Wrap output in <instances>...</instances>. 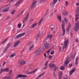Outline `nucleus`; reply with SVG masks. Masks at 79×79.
I'll return each instance as SVG.
<instances>
[{"label": "nucleus", "instance_id": "obj_1", "mask_svg": "<svg viewBox=\"0 0 79 79\" xmlns=\"http://www.w3.org/2000/svg\"><path fill=\"white\" fill-rule=\"evenodd\" d=\"M69 42V39H67L64 42V46L63 47V48L62 49V50H64L65 48H66L67 47V45H68V42Z\"/></svg>", "mask_w": 79, "mask_h": 79}, {"label": "nucleus", "instance_id": "obj_2", "mask_svg": "<svg viewBox=\"0 0 79 79\" xmlns=\"http://www.w3.org/2000/svg\"><path fill=\"white\" fill-rule=\"evenodd\" d=\"M76 26L74 28V31L76 32L78 31L79 28V21L77 22V23H76Z\"/></svg>", "mask_w": 79, "mask_h": 79}, {"label": "nucleus", "instance_id": "obj_3", "mask_svg": "<svg viewBox=\"0 0 79 79\" xmlns=\"http://www.w3.org/2000/svg\"><path fill=\"white\" fill-rule=\"evenodd\" d=\"M36 3H37V1L35 0L33 1L32 5L30 6L31 8V9H33L34 8L35 6Z\"/></svg>", "mask_w": 79, "mask_h": 79}, {"label": "nucleus", "instance_id": "obj_4", "mask_svg": "<svg viewBox=\"0 0 79 79\" xmlns=\"http://www.w3.org/2000/svg\"><path fill=\"white\" fill-rule=\"evenodd\" d=\"M64 24H65V23H64V21H63V23L61 25V27L63 29V35H64L65 34V29H64Z\"/></svg>", "mask_w": 79, "mask_h": 79}, {"label": "nucleus", "instance_id": "obj_5", "mask_svg": "<svg viewBox=\"0 0 79 79\" xmlns=\"http://www.w3.org/2000/svg\"><path fill=\"white\" fill-rule=\"evenodd\" d=\"M25 34V33H24L19 34L17 35L16 37H15V39H18V38L21 37H22V36L24 35Z\"/></svg>", "mask_w": 79, "mask_h": 79}, {"label": "nucleus", "instance_id": "obj_6", "mask_svg": "<svg viewBox=\"0 0 79 79\" xmlns=\"http://www.w3.org/2000/svg\"><path fill=\"white\" fill-rule=\"evenodd\" d=\"M41 53L40 51V48H39L37 49L35 52V53L36 55H39Z\"/></svg>", "mask_w": 79, "mask_h": 79}, {"label": "nucleus", "instance_id": "obj_7", "mask_svg": "<svg viewBox=\"0 0 79 79\" xmlns=\"http://www.w3.org/2000/svg\"><path fill=\"white\" fill-rule=\"evenodd\" d=\"M59 75V79H61V77L63 76V72L62 71H60L58 73Z\"/></svg>", "mask_w": 79, "mask_h": 79}, {"label": "nucleus", "instance_id": "obj_8", "mask_svg": "<svg viewBox=\"0 0 79 79\" xmlns=\"http://www.w3.org/2000/svg\"><path fill=\"white\" fill-rule=\"evenodd\" d=\"M29 14H28L26 15V17L25 18V19H24L23 21V23L24 24V23L25 21H27V19H28V17H29Z\"/></svg>", "mask_w": 79, "mask_h": 79}, {"label": "nucleus", "instance_id": "obj_9", "mask_svg": "<svg viewBox=\"0 0 79 79\" xmlns=\"http://www.w3.org/2000/svg\"><path fill=\"white\" fill-rule=\"evenodd\" d=\"M76 68H74L72 70L70 71L69 72V75H72V74H73V73L74 72H75V71H76Z\"/></svg>", "mask_w": 79, "mask_h": 79}, {"label": "nucleus", "instance_id": "obj_10", "mask_svg": "<svg viewBox=\"0 0 79 79\" xmlns=\"http://www.w3.org/2000/svg\"><path fill=\"white\" fill-rule=\"evenodd\" d=\"M50 45V44L48 43H46L44 45V47L46 49H47V48H49V46Z\"/></svg>", "mask_w": 79, "mask_h": 79}, {"label": "nucleus", "instance_id": "obj_11", "mask_svg": "<svg viewBox=\"0 0 79 79\" xmlns=\"http://www.w3.org/2000/svg\"><path fill=\"white\" fill-rule=\"evenodd\" d=\"M19 43H20V41H18L17 42H16L14 44L13 46L14 47H18V45H19Z\"/></svg>", "mask_w": 79, "mask_h": 79}, {"label": "nucleus", "instance_id": "obj_12", "mask_svg": "<svg viewBox=\"0 0 79 79\" xmlns=\"http://www.w3.org/2000/svg\"><path fill=\"white\" fill-rule=\"evenodd\" d=\"M37 23H35L33 24L31 26V29H33L34 27H35L37 26Z\"/></svg>", "mask_w": 79, "mask_h": 79}, {"label": "nucleus", "instance_id": "obj_13", "mask_svg": "<svg viewBox=\"0 0 79 79\" xmlns=\"http://www.w3.org/2000/svg\"><path fill=\"white\" fill-rule=\"evenodd\" d=\"M22 0H20L19 2H18L15 4V6H19V5L21 4V2H22Z\"/></svg>", "mask_w": 79, "mask_h": 79}, {"label": "nucleus", "instance_id": "obj_14", "mask_svg": "<svg viewBox=\"0 0 79 79\" xmlns=\"http://www.w3.org/2000/svg\"><path fill=\"white\" fill-rule=\"evenodd\" d=\"M57 19L59 20L60 22H61V15H57Z\"/></svg>", "mask_w": 79, "mask_h": 79}, {"label": "nucleus", "instance_id": "obj_15", "mask_svg": "<svg viewBox=\"0 0 79 79\" xmlns=\"http://www.w3.org/2000/svg\"><path fill=\"white\" fill-rule=\"evenodd\" d=\"M70 60H71L70 59V58L68 57L65 62V64H68V63H69L70 62Z\"/></svg>", "mask_w": 79, "mask_h": 79}, {"label": "nucleus", "instance_id": "obj_16", "mask_svg": "<svg viewBox=\"0 0 79 79\" xmlns=\"http://www.w3.org/2000/svg\"><path fill=\"white\" fill-rule=\"evenodd\" d=\"M79 56H77L76 58L75 59V64L77 65L78 64V60H79Z\"/></svg>", "mask_w": 79, "mask_h": 79}, {"label": "nucleus", "instance_id": "obj_17", "mask_svg": "<svg viewBox=\"0 0 79 79\" xmlns=\"http://www.w3.org/2000/svg\"><path fill=\"white\" fill-rule=\"evenodd\" d=\"M17 76L18 77H26L27 75L19 74L17 75Z\"/></svg>", "mask_w": 79, "mask_h": 79}, {"label": "nucleus", "instance_id": "obj_18", "mask_svg": "<svg viewBox=\"0 0 79 79\" xmlns=\"http://www.w3.org/2000/svg\"><path fill=\"white\" fill-rule=\"evenodd\" d=\"M55 64L53 63H51L49 64V68L50 69L52 68H53Z\"/></svg>", "mask_w": 79, "mask_h": 79}, {"label": "nucleus", "instance_id": "obj_19", "mask_svg": "<svg viewBox=\"0 0 79 79\" xmlns=\"http://www.w3.org/2000/svg\"><path fill=\"white\" fill-rule=\"evenodd\" d=\"M8 11H9V8L7 7L2 10V11L3 13H5V12H7Z\"/></svg>", "mask_w": 79, "mask_h": 79}, {"label": "nucleus", "instance_id": "obj_20", "mask_svg": "<svg viewBox=\"0 0 79 79\" xmlns=\"http://www.w3.org/2000/svg\"><path fill=\"white\" fill-rule=\"evenodd\" d=\"M71 24L69 23V26L66 29L67 32H69V29L71 28Z\"/></svg>", "mask_w": 79, "mask_h": 79}, {"label": "nucleus", "instance_id": "obj_21", "mask_svg": "<svg viewBox=\"0 0 79 79\" xmlns=\"http://www.w3.org/2000/svg\"><path fill=\"white\" fill-rule=\"evenodd\" d=\"M53 69L54 70V71H56V70H58V67H57L56 65H54V66L53 67Z\"/></svg>", "mask_w": 79, "mask_h": 79}, {"label": "nucleus", "instance_id": "obj_22", "mask_svg": "<svg viewBox=\"0 0 79 79\" xmlns=\"http://www.w3.org/2000/svg\"><path fill=\"white\" fill-rule=\"evenodd\" d=\"M45 73V72H44L43 73H42L41 74H40L39 75L38 77L36 78V79H39V78L41 76H43V75H44V74Z\"/></svg>", "mask_w": 79, "mask_h": 79}, {"label": "nucleus", "instance_id": "obj_23", "mask_svg": "<svg viewBox=\"0 0 79 79\" xmlns=\"http://www.w3.org/2000/svg\"><path fill=\"white\" fill-rule=\"evenodd\" d=\"M38 70V69H36L34 71L31 72H30L27 73L28 74H32V73H34L35 72V71H37Z\"/></svg>", "mask_w": 79, "mask_h": 79}, {"label": "nucleus", "instance_id": "obj_24", "mask_svg": "<svg viewBox=\"0 0 79 79\" xmlns=\"http://www.w3.org/2000/svg\"><path fill=\"white\" fill-rule=\"evenodd\" d=\"M15 11H16V10H14L10 12V14L12 15H14V14H15Z\"/></svg>", "mask_w": 79, "mask_h": 79}, {"label": "nucleus", "instance_id": "obj_25", "mask_svg": "<svg viewBox=\"0 0 79 79\" xmlns=\"http://www.w3.org/2000/svg\"><path fill=\"white\" fill-rule=\"evenodd\" d=\"M11 79V78H10V76L5 77H3V79Z\"/></svg>", "mask_w": 79, "mask_h": 79}, {"label": "nucleus", "instance_id": "obj_26", "mask_svg": "<svg viewBox=\"0 0 79 79\" xmlns=\"http://www.w3.org/2000/svg\"><path fill=\"white\" fill-rule=\"evenodd\" d=\"M26 62L25 61H22L20 62L21 64H24L25 63H26Z\"/></svg>", "mask_w": 79, "mask_h": 79}, {"label": "nucleus", "instance_id": "obj_27", "mask_svg": "<svg viewBox=\"0 0 79 79\" xmlns=\"http://www.w3.org/2000/svg\"><path fill=\"white\" fill-rule=\"evenodd\" d=\"M5 71V69H1V72H0V74L2 73L3 72H4Z\"/></svg>", "mask_w": 79, "mask_h": 79}, {"label": "nucleus", "instance_id": "obj_28", "mask_svg": "<svg viewBox=\"0 0 79 79\" xmlns=\"http://www.w3.org/2000/svg\"><path fill=\"white\" fill-rule=\"evenodd\" d=\"M43 20V19H41L38 23V25H40L42 24V22Z\"/></svg>", "mask_w": 79, "mask_h": 79}, {"label": "nucleus", "instance_id": "obj_29", "mask_svg": "<svg viewBox=\"0 0 79 79\" xmlns=\"http://www.w3.org/2000/svg\"><path fill=\"white\" fill-rule=\"evenodd\" d=\"M8 38H6V40H5L3 41H2V44H3L4 43H5L6 41L8 40Z\"/></svg>", "mask_w": 79, "mask_h": 79}, {"label": "nucleus", "instance_id": "obj_30", "mask_svg": "<svg viewBox=\"0 0 79 79\" xmlns=\"http://www.w3.org/2000/svg\"><path fill=\"white\" fill-rule=\"evenodd\" d=\"M63 14L64 15H68V12L64 11V12H63Z\"/></svg>", "mask_w": 79, "mask_h": 79}, {"label": "nucleus", "instance_id": "obj_31", "mask_svg": "<svg viewBox=\"0 0 79 79\" xmlns=\"http://www.w3.org/2000/svg\"><path fill=\"white\" fill-rule=\"evenodd\" d=\"M44 50H45V48H40V51L41 52H44Z\"/></svg>", "mask_w": 79, "mask_h": 79}, {"label": "nucleus", "instance_id": "obj_32", "mask_svg": "<svg viewBox=\"0 0 79 79\" xmlns=\"http://www.w3.org/2000/svg\"><path fill=\"white\" fill-rule=\"evenodd\" d=\"M4 70L5 71H6V72H8V71H9V68H6L4 69Z\"/></svg>", "mask_w": 79, "mask_h": 79}, {"label": "nucleus", "instance_id": "obj_33", "mask_svg": "<svg viewBox=\"0 0 79 79\" xmlns=\"http://www.w3.org/2000/svg\"><path fill=\"white\" fill-rule=\"evenodd\" d=\"M65 4L66 6H68V5H69V3L68 2V1H66L65 2Z\"/></svg>", "mask_w": 79, "mask_h": 79}, {"label": "nucleus", "instance_id": "obj_34", "mask_svg": "<svg viewBox=\"0 0 79 79\" xmlns=\"http://www.w3.org/2000/svg\"><path fill=\"white\" fill-rule=\"evenodd\" d=\"M60 70H64V66L60 67Z\"/></svg>", "mask_w": 79, "mask_h": 79}, {"label": "nucleus", "instance_id": "obj_35", "mask_svg": "<svg viewBox=\"0 0 79 79\" xmlns=\"http://www.w3.org/2000/svg\"><path fill=\"white\" fill-rule=\"evenodd\" d=\"M33 47H34V45H32V46L30 47L29 50H32V48H33Z\"/></svg>", "mask_w": 79, "mask_h": 79}, {"label": "nucleus", "instance_id": "obj_36", "mask_svg": "<svg viewBox=\"0 0 79 79\" xmlns=\"http://www.w3.org/2000/svg\"><path fill=\"white\" fill-rule=\"evenodd\" d=\"M64 20L65 22L66 23H68V20L67 18H64Z\"/></svg>", "mask_w": 79, "mask_h": 79}, {"label": "nucleus", "instance_id": "obj_37", "mask_svg": "<svg viewBox=\"0 0 79 79\" xmlns=\"http://www.w3.org/2000/svg\"><path fill=\"white\" fill-rule=\"evenodd\" d=\"M15 56V55L13 54L12 55H10V58H13V57H14Z\"/></svg>", "mask_w": 79, "mask_h": 79}, {"label": "nucleus", "instance_id": "obj_38", "mask_svg": "<svg viewBox=\"0 0 79 79\" xmlns=\"http://www.w3.org/2000/svg\"><path fill=\"white\" fill-rule=\"evenodd\" d=\"M51 50H52V49H50L49 50H48L47 52V54H49V53H50V51H51Z\"/></svg>", "mask_w": 79, "mask_h": 79}, {"label": "nucleus", "instance_id": "obj_39", "mask_svg": "<svg viewBox=\"0 0 79 79\" xmlns=\"http://www.w3.org/2000/svg\"><path fill=\"white\" fill-rule=\"evenodd\" d=\"M10 45H11V44L10 43H8L7 45V47H6V48H8V47H10Z\"/></svg>", "mask_w": 79, "mask_h": 79}, {"label": "nucleus", "instance_id": "obj_40", "mask_svg": "<svg viewBox=\"0 0 79 79\" xmlns=\"http://www.w3.org/2000/svg\"><path fill=\"white\" fill-rule=\"evenodd\" d=\"M52 35H48L47 36V38H48V39H50V38H52Z\"/></svg>", "mask_w": 79, "mask_h": 79}, {"label": "nucleus", "instance_id": "obj_41", "mask_svg": "<svg viewBox=\"0 0 79 79\" xmlns=\"http://www.w3.org/2000/svg\"><path fill=\"white\" fill-rule=\"evenodd\" d=\"M21 24H18V27H19V28H21Z\"/></svg>", "mask_w": 79, "mask_h": 79}, {"label": "nucleus", "instance_id": "obj_42", "mask_svg": "<svg viewBox=\"0 0 79 79\" xmlns=\"http://www.w3.org/2000/svg\"><path fill=\"white\" fill-rule=\"evenodd\" d=\"M57 0H53V2L54 4H55L56 2H57Z\"/></svg>", "mask_w": 79, "mask_h": 79}, {"label": "nucleus", "instance_id": "obj_43", "mask_svg": "<svg viewBox=\"0 0 79 79\" xmlns=\"http://www.w3.org/2000/svg\"><path fill=\"white\" fill-rule=\"evenodd\" d=\"M59 52H61V47H59Z\"/></svg>", "mask_w": 79, "mask_h": 79}, {"label": "nucleus", "instance_id": "obj_44", "mask_svg": "<svg viewBox=\"0 0 79 79\" xmlns=\"http://www.w3.org/2000/svg\"><path fill=\"white\" fill-rule=\"evenodd\" d=\"M51 55H53L54 54V51L52 50L50 53Z\"/></svg>", "mask_w": 79, "mask_h": 79}, {"label": "nucleus", "instance_id": "obj_45", "mask_svg": "<svg viewBox=\"0 0 79 79\" xmlns=\"http://www.w3.org/2000/svg\"><path fill=\"white\" fill-rule=\"evenodd\" d=\"M48 61H46V63L45 64V66H47V64H48Z\"/></svg>", "mask_w": 79, "mask_h": 79}, {"label": "nucleus", "instance_id": "obj_46", "mask_svg": "<svg viewBox=\"0 0 79 79\" xmlns=\"http://www.w3.org/2000/svg\"><path fill=\"white\" fill-rule=\"evenodd\" d=\"M76 6H79V2H77L76 4Z\"/></svg>", "mask_w": 79, "mask_h": 79}, {"label": "nucleus", "instance_id": "obj_47", "mask_svg": "<svg viewBox=\"0 0 79 79\" xmlns=\"http://www.w3.org/2000/svg\"><path fill=\"white\" fill-rule=\"evenodd\" d=\"M12 73V70H10V71L9 72V74H11Z\"/></svg>", "mask_w": 79, "mask_h": 79}, {"label": "nucleus", "instance_id": "obj_48", "mask_svg": "<svg viewBox=\"0 0 79 79\" xmlns=\"http://www.w3.org/2000/svg\"><path fill=\"white\" fill-rule=\"evenodd\" d=\"M5 64H6V61H4L3 63V66H4V65H5Z\"/></svg>", "mask_w": 79, "mask_h": 79}, {"label": "nucleus", "instance_id": "obj_49", "mask_svg": "<svg viewBox=\"0 0 79 79\" xmlns=\"http://www.w3.org/2000/svg\"><path fill=\"white\" fill-rule=\"evenodd\" d=\"M78 19H79V17H76L75 19V21H77V20H78Z\"/></svg>", "mask_w": 79, "mask_h": 79}, {"label": "nucleus", "instance_id": "obj_50", "mask_svg": "<svg viewBox=\"0 0 79 79\" xmlns=\"http://www.w3.org/2000/svg\"><path fill=\"white\" fill-rule=\"evenodd\" d=\"M8 48H6V49H5L4 50V53H5L6 52V50H7Z\"/></svg>", "mask_w": 79, "mask_h": 79}, {"label": "nucleus", "instance_id": "obj_51", "mask_svg": "<svg viewBox=\"0 0 79 79\" xmlns=\"http://www.w3.org/2000/svg\"><path fill=\"white\" fill-rule=\"evenodd\" d=\"M42 1L43 2H45V1H47V0H41L40 1V2H41V3H42Z\"/></svg>", "mask_w": 79, "mask_h": 79}, {"label": "nucleus", "instance_id": "obj_52", "mask_svg": "<svg viewBox=\"0 0 79 79\" xmlns=\"http://www.w3.org/2000/svg\"><path fill=\"white\" fill-rule=\"evenodd\" d=\"M53 76H54V77H55L56 76V74H55V73H54V72L53 73Z\"/></svg>", "mask_w": 79, "mask_h": 79}, {"label": "nucleus", "instance_id": "obj_53", "mask_svg": "<svg viewBox=\"0 0 79 79\" xmlns=\"http://www.w3.org/2000/svg\"><path fill=\"white\" fill-rule=\"evenodd\" d=\"M64 79H68V77H64Z\"/></svg>", "mask_w": 79, "mask_h": 79}, {"label": "nucleus", "instance_id": "obj_54", "mask_svg": "<svg viewBox=\"0 0 79 79\" xmlns=\"http://www.w3.org/2000/svg\"><path fill=\"white\" fill-rule=\"evenodd\" d=\"M24 10H23L21 12V14H23V13L24 12Z\"/></svg>", "mask_w": 79, "mask_h": 79}, {"label": "nucleus", "instance_id": "obj_55", "mask_svg": "<svg viewBox=\"0 0 79 79\" xmlns=\"http://www.w3.org/2000/svg\"><path fill=\"white\" fill-rule=\"evenodd\" d=\"M47 67H48V66H47L46 67H44V69H47Z\"/></svg>", "mask_w": 79, "mask_h": 79}, {"label": "nucleus", "instance_id": "obj_56", "mask_svg": "<svg viewBox=\"0 0 79 79\" xmlns=\"http://www.w3.org/2000/svg\"><path fill=\"white\" fill-rule=\"evenodd\" d=\"M69 67H71L72 66V64H69Z\"/></svg>", "mask_w": 79, "mask_h": 79}, {"label": "nucleus", "instance_id": "obj_57", "mask_svg": "<svg viewBox=\"0 0 79 79\" xmlns=\"http://www.w3.org/2000/svg\"><path fill=\"white\" fill-rule=\"evenodd\" d=\"M14 1H15V0H11L10 1V2L11 3L12 2H14Z\"/></svg>", "mask_w": 79, "mask_h": 79}, {"label": "nucleus", "instance_id": "obj_58", "mask_svg": "<svg viewBox=\"0 0 79 79\" xmlns=\"http://www.w3.org/2000/svg\"><path fill=\"white\" fill-rule=\"evenodd\" d=\"M20 16V14H19L17 15V18H19V17Z\"/></svg>", "mask_w": 79, "mask_h": 79}, {"label": "nucleus", "instance_id": "obj_59", "mask_svg": "<svg viewBox=\"0 0 79 79\" xmlns=\"http://www.w3.org/2000/svg\"><path fill=\"white\" fill-rule=\"evenodd\" d=\"M52 58V56L49 55V58Z\"/></svg>", "mask_w": 79, "mask_h": 79}, {"label": "nucleus", "instance_id": "obj_60", "mask_svg": "<svg viewBox=\"0 0 79 79\" xmlns=\"http://www.w3.org/2000/svg\"><path fill=\"white\" fill-rule=\"evenodd\" d=\"M52 15H53V13H52H52H51L50 16H52Z\"/></svg>", "mask_w": 79, "mask_h": 79}, {"label": "nucleus", "instance_id": "obj_61", "mask_svg": "<svg viewBox=\"0 0 79 79\" xmlns=\"http://www.w3.org/2000/svg\"><path fill=\"white\" fill-rule=\"evenodd\" d=\"M54 13H56V10H54Z\"/></svg>", "mask_w": 79, "mask_h": 79}, {"label": "nucleus", "instance_id": "obj_62", "mask_svg": "<svg viewBox=\"0 0 79 79\" xmlns=\"http://www.w3.org/2000/svg\"><path fill=\"white\" fill-rule=\"evenodd\" d=\"M44 56L45 57H46V54H44Z\"/></svg>", "mask_w": 79, "mask_h": 79}, {"label": "nucleus", "instance_id": "obj_63", "mask_svg": "<svg viewBox=\"0 0 79 79\" xmlns=\"http://www.w3.org/2000/svg\"><path fill=\"white\" fill-rule=\"evenodd\" d=\"M24 26H25V25L24 24H23V25L22 27H24Z\"/></svg>", "mask_w": 79, "mask_h": 79}, {"label": "nucleus", "instance_id": "obj_64", "mask_svg": "<svg viewBox=\"0 0 79 79\" xmlns=\"http://www.w3.org/2000/svg\"><path fill=\"white\" fill-rule=\"evenodd\" d=\"M39 34L38 35H37L36 36V37H39Z\"/></svg>", "mask_w": 79, "mask_h": 79}]
</instances>
